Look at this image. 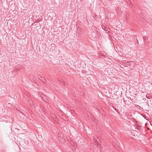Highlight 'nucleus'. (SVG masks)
<instances>
[{
    "label": "nucleus",
    "mask_w": 152,
    "mask_h": 152,
    "mask_svg": "<svg viewBox=\"0 0 152 152\" xmlns=\"http://www.w3.org/2000/svg\"><path fill=\"white\" fill-rule=\"evenodd\" d=\"M62 134H58V138L59 139V140L60 141V142L62 141V142H64V139H63L61 137Z\"/></svg>",
    "instance_id": "obj_2"
},
{
    "label": "nucleus",
    "mask_w": 152,
    "mask_h": 152,
    "mask_svg": "<svg viewBox=\"0 0 152 152\" xmlns=\"http://www.w3.org/2000/svg\"><path fill=\"white\" fill-rule=\"evenodd\" d=\"M132 137H133L134 136V137H135V138H137L138 137V136L137 135H136V136H135V135L134 134H132Z\"/></svg>",
    "instance_id": "obj_5"
},
{
    "label": "nucleus",
    "mask_w": 152,
    "mask_h": 152,
    "mask_svg": "<svg viewBox=\"0 0 152 152\" xmlns=\"http://www.w3.org/2000/svg\"><path fill=\"white\" fill-rule=\"evenodd\" d=\"M131 62H132L131 61H130V62H128V63L129 64H128L129 65V64H130V63H131Z\"/></svg>",
    "instance_id": "obj_7"
},
{
    "label": "nucleus",
    "mask_w": 152,
    "mask_h": 152,
    "mask_svg": "<svg viewBox=\"0 0 152 152\" xmlns=\"http://www.w3.org/2000/svg\"><path fill=\"white\" fill-rule=\"evenodd\" d=\"M39 79L42 80V81L43 82L45 83V81H46V80L43 78L42 77H40V78H39Z\"/></svg>",
    "instance_id": "obj_3"
},
{
    "label": "nucleus",
    "mask_w": 152,
    "mask_h": 152,
    "mask_svg": "<svg viewBox=\"0 0 152 152\" xmlns=\"http://www.w3.org/2000/svg\"><path fill=\"white\" fill-rule=\"evenodd\" d=\"M146 97L148 99H150V97L149 96L147 97V96H146Z\"/></svg>",
    "instance_id": "obj_6"
},
{
    "label": "nucleus",
    "mask_w": 152,
    "mask_h": 152,
    "mask_svg": "<svg viewBox=\"0 0 152 152\" xmlns=\"http://www.w3.org/2000/svg\"><path fill=\"white\" fill-rule=\"evenodd\" d=\"M106 152V151H105V152Z\"/></svg>",
    "instance_id": "obj_8"
},
{
    "label": "nucleus",
    "mask_w": 152,
    "mask_h": 152,
    "mask_svg": "<svg viewBox=\"0 0 152 152\" xmlns=\"http://www.w3.org/2000/svg\"><path fill=\"white\" fill-rule=\"evenodd\" d=\"M83 62H81L78 60L75 63V66L77 68H81L82 69L83 68Z\"/></svg>",
    "instance_id": "obj_1"
},
{
    "label": "nucleus",
    "mask_w": 152,
    "mask_h": 152,
    "mask_svg": "<svg viewBox=\"0 0 152 152\" xmlns=\"http://www.w3.org/2000/svg\"><path fill=\"white\" fill-rule=\"evenodd\" d=\"M28 101L29 102L28 104H29V105H31V100L30 101L29 100V99H28Z\"/></svg>",
    "instance_id": "obj_4"
}]
</instances>
